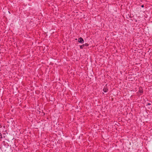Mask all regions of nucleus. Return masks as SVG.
I'll return each instance as SVG.
<instances>
[{
    "instance_id": "5",
    "label": "nucleus",
    "mask_w": 152,
    "mask_h": 152,
    "mask_svg": "<svg viewBox=\"0 0 152 152\" xmlns=\"http://www.w3.org/2000/svg\"><path fill=\"white\" fill-rule=\"evenodd\" d=\"M0 138H2V135H1V136H0Z\"/></svg>"
},
{
    "instance_id": "2",
    "label": "nucleus",
    "mask_w": 152,
    "mask_h": 152,
    "mask_svg": "<svg viewBox=\"0 0 152 152\" xmlns=\"http://www.w3.org/2000/svg\"><path fill=\"white\" fill-rule=\"evenodd\" d=\"M103 91L104 92H106L108 91V89L106 88H104L103 89Z\"/></svg>"
},
{
    "instance_id": "6",
    "label": "nucleus",
    "mask_w": 152,
    "mask_h": 152,
    "mask_svg": "<svg viewBox=\"0 0 152 152\" xmlns=\"http://www.w3.org/2000/svg\"><path fill=\"white\" fill-rule=\"evenodd\" d=\"M148 105H151V103H148Z\"/></svg>"
},
{
    "instance_id": "7",
    "label": "nucleus",
    "mask_w": 152,
    "mask_h": 152,
    "mask_svg": "<svg viewBox=\"0 0 152 152\" xmlns=\"http://www.w3.org/2000/svg\"><path fill=\"white\" fill-rule=\"evenodd\" d=\"M144 7V6H143V5H142L141 6V7Z\"/></svg>"
},
{
    "instance_id": "1",
    "label": "nucleus",
    "mask_w": 152,
    "mask_h": 152,
    "mask_svg": "<svg viewBox=\"0 0 152 152\" xmlns=\"http://www.w3.org/2000/svg\"><path fill=\"white\" fill-rule=\"evenodd\" d=\"M78 42L81 43H83L84 42V40L82 38L80 37L78 39Z\"/></svg>"
},
{
    "instance_id": "8",
    "label": "nucleus",
    "mask_w": 152,
    "mask_h": 152,
    "mask_svg": "<svg viewBox=\"0 0 152 152\" xmlns=\"http://www.w3.org/2000/svg\"><path fill=\"white\" fill-rule=\"evenodd\" d=\"M1 135H2V134H1V133H0V136Z\"/></svg>"
},
{
    "instance_id": "4",
    "label": "nucleus",
    "mask_w": 152,
    "mask_h": 152,
    "mask_svg": "<svg viewBox=\"0 0 152 152\" xmlns=\"http://www.w3.org/2000/svg\"><path fill=\"white\" fill-rule=\"evenodd\" d=\"M84 46H88V44H85L84 45Z\"/></svg>"
},
{
    "instance_id": "3",
    "label": "nucleus",
    "mask_w": 152,
    "mask_h": 152,
    "mask_svg": "<svg viewBox=\"0 0 152 152\" xmlns=\"http://www.w3.org/2000/svg\"><path fill=\"white\" fill-rule=\"evenodd\" d=\"M84 46V45H82L80 46V47L81 49H83Z\"/></svg>"
}]
</instances>
